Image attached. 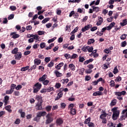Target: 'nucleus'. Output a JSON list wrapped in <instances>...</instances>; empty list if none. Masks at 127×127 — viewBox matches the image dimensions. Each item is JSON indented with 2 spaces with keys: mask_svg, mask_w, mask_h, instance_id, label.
Segmentation results:
<instances>
[{
  "mask_svg": "<svg viewBox=\"0 0 127 127\" xmlns=\"http://www.w3.org/2000/svg\"><path fill=\"white\" fill-rule=\"evenodd\" d=\"M36 65L35 64H34V65L32 66L31 67V68H30L28 69L29 72H31V71H32V70H35V69H36Z\"/></svg>",
  "mask_w": 127,
  "mask_h": 127,
  "instance_id": "nucleus-37",
  "label": "nucleus"
},
{
  "mask_svg": "<svg viewBox=\"0 0 127 127\" xmlns=\"http://www.w3.org/2000/svg\"><path fill=\"white\" fill-rule=\"evenodd\" d=\"M63 123H64V121H63L62 118H59L56 120V124H57L59 126H61Z\"/></svg>",
  "mask_w": 127,
  "mask_h": 127,
  "instance_id": "nucleus-13",
  "label": "nucleus"
},
{
  "mask_svg": "<svg viewBox=\"0 0 127 127\" xmlns=\"http://www.w3.org/2000/svg\"><path fill=\"white\" fill-rule=\"evenodd\" d=\"M92 43H95V39H90L88 40L87 42L88 45H91Z\"/></svg>",
  "mask_w": 127,
  "mask_h": 127,
  "instance_id": "nucleus-23",
  "label": "nucleus"
},
{
  "mask_svg": "<svg viewBox=\"0 0 127 127\" xmlns=\"http://www.w3.org/2000/svg\"><path fill=\"white\" fill-rule=\"evenodd\" d=\"M10 9L12 11L16 10V7L15 6H10Z\"/></svg>",
  "mask_w": 127,
  "mask_h": 127,
  "instance_id": "nucleus-64",
  "label": "nucleus"
},
{
  "mask_svg": "<svg viewBox=\"0 0 127 127\" xmlns=\"http://www.w3.org/2000/svg\"><path fill=\"white\" fill-rule=\"evenodd\" d=\"M123 22H121L120 23V25H121V26H125V25H127V19H124L123 21Z\"/></svg>",
  "mask_w": 127,
  "mask_h": 127,
  "instance_id": "nucleus-30",
  "label": "nucleus"
},
{
  "mask_svg": "<svg viewBox=\"0 0 127 127\" xmlns=\"http://www.w3.org/2000/svg\"><path fill=\"white\" fill-rule=\"evenodd\" d=\"M61 82H62L63 84H67L69 82V79L66 78V79H63L61 80Z\"/></svg>",
  "mask_w": 127,
  "mask_h": 127,
  "instance_id": "nucleus-34",
  "label": "nucleus"
},
{
  "mask_svg": "<svg viewBox=\"0 0 127 127\" xmlns=\"http://www.w3.org/2000/svg\"><path fill=\"white\" fill-rule=\"evenodd\" d=\"M92 7L93 8V11H95L96 12H99V9H100V8H99V7H95V6H92Z\"/></svg>",
  "mask_w": 127,
  "mask_h": 127,
  "instance_id": "nucleus-35",
  "label": "nucleus"
},
{
  "mask_svg": "<svg viewBox=\"0 0 127 127\" xmlns=\"http://www.w3.org/2000/svg\"><path fill=\"white\" fill-rule=\"evenodd\" d=\"M46 120L45 122L46 125H49V124H51L52 122H53V118H52V114L49 113L46 116Z\"/></svg>",
  "mask_w": 127,
  "mask_h": 127,
  "instance_id": "nucleus-4",
  "label": "nucleus"
},
{
  "mask_svg": "<svg viewBox=\"0 0 127 127\" xmlns=\"http://www.w3.org/2000/svg\"><path fill=\"white\" fill-rule=\"evenodd\" d=\"M70 114L72 115V116H75V114H76V109L70 108Z\"/></svg>",
  "mask_w": 127,
  "mask_h": 127,
  "instance_id": "nucleus-25",
  "label": "nucleus"
},
{
  "mask_svg": "<svg viewBox=\"0 0 127 127\" xmlns=\"http://www.w3.org/2000/svg\"><path fill=\"white\" fill-rule=\"evenodd\" d=\"M115 94L116 96H119V97H121V96H125L126 94H127V92L126 91H118L115 92Z\"/></svg>",
  "mask_w": 127,
  "mask_h": 127,
  "instance_id": "nucleus-6",
  "label": "nucleus"
},
{
  "mask_svg": "<svg viewBox=\"0 0 127 127\" xmlns=\"http://www.w3.org/2000/svg\"><path fill=\"white\" fill-rule=\"evenodd\" d=\"M64 56L65 57V58H66V59H71V55L68 54H65L64 55Z\"/></svg>",
  "mask_w": 127,
  "mask_h": 127,
  "instance_id": "nucleus-44",
  "label": "nucleus"
},
{
  "mask_svg": "<svg viewBox=\"0 0 127 127\" xmlns=\"http://www.w3.org/2000/svg\"><path fill=\"white\" fill-rule=\"evenodd\" d=\"M68 68H69L71 71H75L76 67L74 64H70L68 65Z\"/></svg>",
  "mask_w": 127,
  "mask_h": 127,
  "instance_id": "nucleus-15",
  "label": "nucleus"
},
{
  "mask_svg": "<svg viewBox=\"0 0 127 127\" xmlns=\"http://www.w3.org/2000/svg\"><path fill=\"white\" fill-rule=\"evenodd\" d=\"M55 87L57 88V89H59V88L61 87V84L60 83H57L56 84Z\"/></svg>",
  "mask_w": 127,
  "mask_h": 127,
  "instance_id": "nucleus-62",
  "label": "nucleus"
},
{
  "mask_svg": "<svg viewBox=\"0 0 127 127\" xmlns=\"http://www.w3.org/2000/svg\"><path fill=\"white\" fill-rule=\"evenodd\" d=\"M96 34H97L99 36H102V35H104V33L102 32V31H97L96 33Z\"/></svg>",
  "mask_w": 127,
  "mask_h": 127,
  "instance_id": "nucleus-47",
  "label": "nucleus"
},
{
  "mask_svg": "<svg viewBox=\"0 0 127 127\" xmlns=\"http://www.w3.org/2000/svg\"><path fill=\"white\" fill-rule=\"evenodd\" d=\"M92 26L93 25H92L91 24H88L86 26H85L84 27L82 28L81 31L82 32H85L87 31V30H89L90 28H92Z\"/></svg>",
  "mask_w": 127,
  "mask_h": 127,
  "instance_id": "nucleus-5",
  "label": "nucleus"
},
{
  "mask_svg": "<svg viewBox=\"0 0 127 127\" xmlns=\"http://www.w3.org/2000/svg\"><path fill=\"white\" fill-rule=\"evenodd\" d=\"M88 126L89 127H95V124L93 123V122H90L88 124Z\"/></svg>",
  "mask_w": 127,
  "mask_h": 127,
  "instance_id": "nucleus-58",
  "label": "nucleus"
},
{
  "mask_svg": "<svg viewBox=\"0 0 127 127\" xmlns=\"http://www.w3.org/2000/svg\"><path fill=\"white\" fill-rule=\"evenodd\" d=\"M47 92H51L52 91H54V88H53V87H48L47 89Z\"/></svg>",
  "mask_w": 127,
  "mask_h": 127,
  "instance_id": "nucleus-48",
  "label": "nucleus"
},
{
  "mask_svg": "<svg viewBox=\"0 0 127 127\" xmlns=\"http://www.w3.org/2000/svg\"><path fill=\"white\" fill-rule=\"evenodd\" d=\"M34 62L35 65H36V66H37V65L41 64V60H38L37 59H35L34 61Z\"/></svg>",
  "mask_w": 127,
  "mask_h": 127,
  "instance_id": "nucleus-16",
  "label": "nucleus"
},
{
  "mask_svg": "<svg viewBox=\"0 0 127 127\" xmlns=\"http://www.w3.org/2000/svg\"><path fill=\"white\" fill-rule=\"evenodd\" d=\"M119 72V69H118V67H115L114 69L113 73L114 74H116L117 73H118Z\"/></svg>",
  "mask_w": 127,
  "mask_h": 127,
  "instance_id": "nucleus-56",
  "label": "nucleus"
},
{
  "mask_svg": "<svg viewBox=\"0 0 127 127\" xmlns=\"http://www.w3.org/2000/svg\"><path fill=\"white\" fill-rule=\"evenodd\" d=\"M46 115H47V113H46V112L45 111H41V112H38L37 113L36 117H35L34 118L33 121L34 122H37V123H38L40 120V118L42 117H45Z\"/></svg>",
  "mask_w": 127,
  "mask_h": 127,
  "instance_id": "nucleus-2",
  "label": "nucleus"
},
{
  "mask_svg": "<svg viewBox=\"0 0 127 127\" xmlns=\"http://www.w3.org/2000/svg\"><path fill=\"white\" fill-rule=\"evenodd\" d=\"M53 66H54V63H53L52 61L50 62L48 64V67H49L50 68L53 67Z\"/></svg>",
  "mask_w": 127,
  "mask_h": 127,
  "instance_id": "nucleus-39",
  "label": "nucleus"
},
{
  "mask_svg": "<svg viewBox=\"0 0 127 127\" xmlns=\"http://www.w3.org/2000/svg\"><path fill=\"white\" fill-rule=\"evenodd\" d=\"M85 71V69L84 68H82L80 69V70L79 72V75H84V72Z\"/></svg>",
  "mask_w": 127,
  "mask_h": 127,
  "instance_id": "nucleus-43",
  "label": "nucleus"
},
{
  "mask_svg": "<svg viewBox=\"0 0 127 127\" xmlns=\"http://www.w3.org/2000/svg\"><path fill=\"white\" fill-rule=\"evenodd\" d=\"M119 107H114L111 111L113 112L112 120L113 121H117L120 117V110H118Z\"/></svg>",
  "mask_w": 127,
  "mask_h": 127,
  "instance_id": "nucleus-1",
  "label": "nucleus"
},
{
  "mask_svg": "<svg viewBox=\"0 0 127 127\" xmlns=\"http://www.w3.org/2000/svg\"><path fill=\"white\" fill-rule=\"evenodd\" d=\"M8 101H9V96L6 95L4 97V100H3V103H4V106H6V105L8 104Z\"/></svg>",
  "mask_w": 127,
  "mask_h": 127,
  "instance_id": "nucleus-10",
  "label": "nucleus"
},
{
  "mask_svg": "<svg viewBox=\"0 0 127 127\" xmlns=\"http://www.w3.org/2000/svg\"><path fill=\"white\" fill-rule=\"evenodd\" d=\"M12 93H13V91H12L10 89L6 91V94L7 95H10V94H12Z\"/></svg>",
  "mask_w": 127,
  "mask_h": 127,
  "instance_id": "nucleus-54",
  "label": "nucleus"
},
{
  "mask_svg": "<svg viewBox=\"0 0 127 127\" xmlns=\"http://www.w3.org/2000/svg\"><path fill=\"white\" fill-rule=\"evenodd\" d=\"M76 58H78V55L76 54H73L71 56L70 59H76Z\"/></svg>",
  "mask_w": 127,
  "mask_h": 127,
  "instance_id": "nucleus-38",
  "label": "nucleus"
},
{
  "mask_svg": "<svg viewBox=\"0 0 127 127\" xmlns=\"http://www.w3.org/2000/svg\"><path fill=\"white\" fill-rule=\"evenodd\" d=\"M116 105H117V99L112 100L110 104V106H111V107H114V106H116Z\"/></svg>",
  "mask_w": 127,
  "mask_h": 127,
  "instance_id": "nucleus-18",
  "label": "nucleus"
},
{
  "mask_svg": "<svg viewBox=\"0 0 127 127\" xmlns=\"http://www.w3.org/2000/svg\"><path fill=\"white\" fill-rule=\"evenodd\" d=\"M13 95H14L15 96L18 97V96H19V91H15L13 93Z\"/></svg>",
  "mask_w": 127,
  "mask_h": 127,
  "instance_id": "nucleus-60",
  "label": "nucleus"
},
{
  "mask_svg": "<svg viewBox=\"0 0 127 127\" xmlns=\"http://www.w3.org/2000/svg\"><path fill=\"white\" fill-rule=\"evenodd\" d=\"M55 74H56V75L57 76V77H62V76H63V74H62V73H60L58 70L55 71Z\"/></svg>",
  "mask_w": 127,
  "mask_h": 127,
  "instance_id": "nucleus-19",
  "label": "nucleus"
},
{
  "mask_svg": "<svg viewBox=\"0 0 127 127\" xmlns=\"http://www.w3.org/2000/svg\"><path fill=\"white\" fill-rule=\"evenodd\" d=\"M15 89L18 91L20 90V89H22V86H21V85H18L17 86H16Z\"/></svg>",
  "mask_w": 127,
  "mask_h": 127,
  "instance_id": "nucleus-53",
  "label": "nucleus"
},
{
  "mask_svg": "<svg viewBox=\"0 0 127 127\" xmlns=\"http://www.w3.org/2000/svg\"><path fill=\"white\" fill-rule=\"evenodd\" d=\"M11 53L12 54H16L17 53H18V48H15L14 49L12 50Z\"/></svg>",
  "mask_w": 127,
  "mask_h": 127,
  "instance_id": "nucleus-24",
  "label": "nucleus"
},
{
  "mask_svg": "<svg viewBox=\"0 0 127 127\" xmlns=\"http://www.w3.org/2000/svg\"><path fill=\"white\" fill-rule=\"evenodd\" d=\"M43 97L41 95H36V100L38 101V103H43V100H42Z\"/></svg>",
  "mask_w": 127,
  "mask_h": 127,
  "instance_id": "nucleus-9",
  "label": "nucleus"
},
{
  "mask_svg": "<svg viewBox=\"0 0 127 127\" xmlns=\"http://www.w3.org/2000/svg\"><path fill=\"white\" fill-rule=\"evenodd\" d=\"M14 124H15V125H19L20 124V119H17L15 121Z\"/></svg>",
  "mask_w": 127,
  "mask_h": 127,
  "instance_id": "nucleus-59",
  "label": "nucleus"
},
{
  "mask_svg": "<svg viewBox=\"0 0 127 127\" xmlns=\"http://www.w3.org/2000/svg\"><path fill=\"white\" fill-rule=\"evenodd\" d=\"M26 119L27 120H30V119H32V114H29L26 116Z\"/></svg>",
  "mask_w": 127,
  "mask_h": 127,
  "instance_id": "nucleus-63",
  "label": "nucleus"
},
{
  "mask_svg": "<svg viewBox=\"0 0 127 127\" xmlns=\"http://www.w3.org/2000/svg\"><path fill=\"white\" fill-rule=\"evenodd\" d=\"M77 12H79V13H82V12H83V13H85V9L84 8H79L77 9Z\"/></svg>",
  "mask_w": 127,
  "mask_h": 127,
  "instance_id": "nucleus-31",
  "label": "nucleus"
},
{
  "mask_svg": "<svg viewBox=\"0 0 127 127\" xmlns=\"http://www.w3.org/2000/svg\"><path fill=\"white\" fill-rule=\"evenodd\" d=\"M104 22V19L102 17H98V21L96 23V25L99 26V25H101Z\"/></svg>",
  "mask_w": 127,
  "mask_h": 127,
  "instance_id": "nucleus-12",
  "label": "nucleus"
},
{
  "mask_svg": "<svg viewBox=\"0 0 127 127\" xmlns=\"http://www.w3.org/2000/svg\"><path fill=\"white\" fill-rule=\"evenodd\" d=\"M108 116V114H101L100 116V119H106V118H107V116Z\"/></svg>",
  "mask_w": 127,
  "mask_h": 127,
  "instance_id": "nucleus-41",
  "label": "nucleus"
},
{
  "mask_svg": "<svg viewBox=\"0 0 127 127\" xmlns=\"http://www.w3.org/2000/svg\"><path fill=\"white\" fill-rule=\"evenodd\" d=\"M127 36V34H124L121 36L120 38L122 40H125V39H126Z\"/></svg>",
  "mask_w": 127,
  "mask_h": 127,
  "instance_id": "nucleus-36",
  "label": "nucleus"
},
{
  "mask_svg": "<svg viewBox=\"0 0 127 127\" xmlns=\"http://www.w3.org/2000/svg\"><path fill=\"white\" fill-rule=\"evenodd\" d=\"M54 43H52L49 45V47H47L46 48V50H50V49H52V47H54Z\"/></svg>",
  "mask_w": 127,
  "mask_h": 127,
  "instance_id": "nucleus-27",
  "label": "nucleus"
},
{
  "mask_svg": "<svg viewBox=\"0 0 127 127\" xmlns=\"http://www.w3.org/2000/svg\"><path fill=\"white\" fill-rule=\"evenodd\" d=\"M10 88V90L11 91H12V92H13L14 89H15V88H16V84H13V83L11 84Z\"/></svg>",
  "mask_w": 127,
  "mask_h": 127,
  "instance_id": "nucleus-22",
  "label": "nucleus"
},
{
  "mask_svg": "<svg viewBox=\"0 0 127 127\" xmlns=\"http://www.w3.org/2000/svg\"><path fill=\"white\" fill-rule=\"evenodd\" d=\"M35 109L37 111H41L42 110V103H38L35 106Z\"/></svg>",
  "mask_w": 127,
  "mask_h": 127,
  "instance_id": "nucleus-11",
  "label": "nucleus"
},
{
  "mask_svg": "<svg viewBox=\"0 0 127 127\" xmlns=\"http://www.w3.org/2000/svg\"><path fill=\"white\" fill-rule=\"evenodd\" d=\"M126 120V116L125 115H122L120 117L119 121L122 122V121H125Z\"/></svg>",
  "mask_w": 127,
  "mask_h": 127,
  "instance_id": "nucleus-45",
  "label": "nucleus"
},
{
  "mask_svg": "<svg viewBox=\"0 0 127 127\" xmlns=\"http://www.w3.org/2000/svg\"><path fill=\"white\" fill-rule=\"evenodd\" d=\"M51 109H52V106H48L46 107V110L47 112H50L51 111Z\"/></svg>",
  "mask_w": 127,
  "mask_h": 127,
  "instance_id": "nucleus-42",
  "label": "nucleus"
},
{
  "mask_svg": "<svg viewBox=\"0 0 127 127\" xmlns=\"http://www.w3.org/2000/svg\"><path fill=\"white\" fill-rule=\"evenodd\" d=\"M14 57L15 59H17V60H20V59L22 57V54H21V52L17 53V54H15Z\"/></svg>",
  "mask_w": 127,
  "mask_h": 127,
  "instance_id": "nucleus-8",
  "label": "nucleus"
},
{
  "mask_svg": "<svg viewBox=\"0 0 127 127\" xmlns=\"http://www.w3.org/2000/svg\"><path fill=\"white\" fill-rule=\"evenodd\" d=\"M46 46V43H45V42H42L40 44V47L41 48V49H43V48H45Z\"/></svg>",
  "mask_w": 127,
  "mask_h": 127,
  "instance_id": "nucleus-32",
  "label": "nucleus"
},
{
  "mask_svg": "<svg viewBox=\"0 0 127 127\" xmlns=\"http://www.w3.org/2000/svg\"><path fill=\"white\" fill-rule=\"evenodd\" d=\"M49 20H50V18H46L42 20V23H46V22H47V21H49Z\"/></svg>",
  "mask_w": 127,
  "mask_h": 127,
  "instance_id": "nucleus-40",
  "label": "nucleus"
},
{
  "mask_svg": "<svg viewBox=\"0 0 127 127\" xmlns=\"http://www.w3.org/2000/svg\"><path fill=\"white\" fill-rule=\"evenodd\" d=\"M93 96H103V93L100 91H96L93 93Z\"/></svg>",
  "mask_w": 127,
  "mask_h": 127,
  "instance_id": "nucleus-17",
  "label": "nucleus"
},
{
  "mask_svg": "<svg viewBox=\"0 0 127 127\" xmlns=\"http://www.w3.org/2000/svg\"><path fill=\"white\" fill-rule=\"evenodd\" d=\"M91 29H90V31H92V32H94V31H96V30H97V29H98V27H96V26H94V27H93L91 28H90Z\"/></svg>",
  "mask_w": 127,
  "mask_h": 127,
  "instance_id": "nucleus-52",
  "label": "nucleus"
},
{
  "mask_svg": "<svg viewBox=\"0 0 127 127\" xmlns=\"http://www.w3.org/2000/svg\"><path fill=\"white\" fill-rule=\"evenodd\" d=\"M27 70H29V66L23 67L22 68H21L20 71H21V72H24Z\"/></svg>",
  "mask_w": 127,
  "mask_h": 127,
  "instance_id": "nucleus-21",
  "label": "nucleus"
},
{
  "mask_svg": "<svg viewBox=\"0 0 127 127\" xmlns=\"http://www.w3.org/2000/svg\"><path fill=\"white\" fill-rule=\"evenodd\" d=\"M51 59V58L50 57H46L45 58V62H46V63H48L50 61Z\"/></svg>",
  "mask_w": 127,
  "mask_h": 127,
  "instance_id": "nucleus-51",
  "label": "nucleus"
},
{
  "mask_svg": "<svg viewBox=\"0 0 127 127\" xmlns=\"http://www.w3.org/2000/svg\"><path fill=\"white\" fill-rule=\"evenodd\" d=\"M91 122V117H89L88 118H87V119H86L84 121V124L85 125H88V124H90Z\"/></svg>",
  "mask_w": 127,
  "mask_h": 127,
  "instance_id": "nucleus-28",
  "label": "nucleus"
},
{
  "mask_svg": "<svg viewBox=\"0 0 127 127\" xmlns=\"http://www.w3.org/2000/svg\"><path fill=\"white\" fill-rule=\"evenodd\" d=\"M11 106L10 105H7L5 107V109L8 112V113H11L12 112V110H11Z\"/></svg>",
  "mask_w": 127,
  "mask_h": 127,
  "instance_id": "nucleus-20",
  "label": "nucleus"
},
{
  "mask_svg": "<svg viewBox=\"0 0 127 127\" xmlns=\"http://www.w3.org/2000/svg\"><path fill=\"white\" fill-rule=\"evenodd\" d=\"M56 39H57V37H55L51 39H49L48 41V43L50 44V43H52V42H54L55 40H56Z\"/></svg>",
  "mask_w": 127,
  "mask_h": 127,
  "instance_id": "nucleus-29",
  "label": "nucleus"
},
{
  "mask_svg": "<svg viewBox=\"0 0 127 127\" xmlns=\"http://www.w3.org/2000/svg\"><path fill=\"white\" fill-rule=\"evenodd\" d=\"M14 18V14H11L8 16V20H10V19H13Z\"/></svg>",
  "mask_w": 127,
  "mask_h": 127,
  "instance_id": "nucleus-49",
  "label": "nucleus"
},
{
  "mask_svg": "<svg viewBox=\"0 0 127 127\" xmlns=\"http://www.w3.org/2000/svg\"><path fill=\"white\" fill-rule=\"evenodd\" d=\"M115 25H116V23L113 22H111L109 26H110V27H111V29H112L113 27L115 26Z\"/></svg>",
  "mask_w": 127,
  "mask_h": 127,
  "instance_id": "nucleus-57",
  "label": "nucleus"
},
{
  "mask_svg": "<svg viewBox=\"0 0 127 127\" xmlns=\"http://www.w3.org/2000/svg\"><path fill=\"white\" fill-rule=\"evenodd\" d=\"M50 82V81H49L47 79H45L43 81V85H44V86H47V85H49Z\"/></svg>",
  "mask_w": 127,
  "mask_h": 127,
  "instance_id": "nucleus-33",
  "label": "nucleus"
},
{
  "mask_svg": "<svg viewBox=\"0 0 127 127\" xmlns=\"http://www.w3.org/2000/svg\"><path fill=\"white\" fill-rule=\"evenodd\" d=\"M10 36H12V38L13 39H16V38H18L20 36L19 34H16V32H13L10 33Z\"/></svg>",
  "mask_w": 127,
  "mask_h": 127,
  "instance_id": "nucleus-7",
  "label": "nucleus"
},
{
  "mask_svg": "<svg viewBox=\"0 0 127 127\" xmlns=\"http://www.w3.org/2000/svg\"><path fill=\"white\" fill-rule=\"evenodd\" d=\"M42 87V84L41 83H40L39 82H37L35 83L33 87V92L35 94L36 93H38L39 92V90Z\"/></svg>",
  "mask_w": 127,
  "mask_h": 127,
  "instance_id": "nucleus-3",
  "label": "nucleus"
},
{
  "mask_svg": "<svg viewBox=\"0 0 127 127\" xmlns=\"http://www.w3.org/2000/svg\"><path fill=\"white\" fill-rule=\"evenodd\" d=\"M38 35H44V34H45V32L44 31H38Z\"/></svg>",
  "mask_w": 127,
  "mask_h": 127,
  "instance_id": "nucleus-46",
  "label": "nucleus"
},
{
  "mask_svg": "<svg viewBox=\"0 0 127 127\" xmlns=\"http://www.w3.org/2000/svg\"><path fill=\"white\" fill-rule=\"evenodd\" d=\"M92 61H94V59H90L88 60H87L84 62V65H87V64H89V63H92Z\"/></svg>",
  "mask_w": 127,
  "mask_h": 127,
  "instance_id": "nucleus-26",
  "label": "nucleus"
},
{
  "mask_svg": "<svg viewBox=\"0 0 127 127\" xmlns=\"http://www.w3.org/2000/svg\"><path fill=\"white\" fill-rule=\"evenodd\" d=\"M47 78V75L46 74H44L39 79V82H42L43 83L44 81L46 80Z\"/></svg>",
  "mask_w": 127,
  "mask_h": 127,
  "instance_id": "nucleus-14",
  "label": "nucleus"
},
{
  "mask_svg": "<svg viewBox=\"0 0 127 127\" xmlns=\"http://www.w3.org/2000/svg\"><path fill=\"white\" fill-rule=\"evenodd\" d=\"M110 83L111 87H115V86L116 85V84H115V81L114 80H111Z\"/></svg>",
  "mask_w": 127,
  "mask_h": 127,
  "instance_id": "nucleus-61",
  "label": "nucleus"
},
{
  "mask_svg": "<svg viewBox=\"0 0 127 127\" xmlns=\"http://www.w3.org/2000/svg\"><path fill=\"white\" fill-rule=\"evenodd\" d=\"M61 108L62 109H65L66 108V104L64 103H61Z\"/></svg>",
  "mask_w": 127,
  "mask_h": 127,
  "instance_id": "nucleus-55",
  "label": "nucleus"
},
{
  "mask_svg": "<svg viewBox=\"0 0 127 127\" xmlns=\"http://www.w3.org/2000/svg\"><path fill=\"white\" fill-rule=\"evenodd\" d=\"M127 41H125L121 43V46L122 47H126L127 46Z\"/></svg>",
  "mask_w": 127,
  "mask_h": 127,
  "instance_id": "nucleus-50",
  "label": "nucleus"
}]
</instances>
